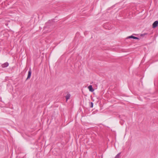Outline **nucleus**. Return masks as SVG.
Here are the masks:
<instances>
[{
    "mask_svg": "<svg viewBox=\"0 0 158 158\" xmlns=\"http://www.w3.org/2000/svg\"><path fill=\"white\" fill-rule=\"evenodd\" d=\"M158 25V21H155L152 24V27L153 28L156 27Z\"/></svg>",
    "mask_w": 158,
    "mask_h": 158,
    "instance_id": "1",
    "label": "nucleus"
},
{
    "mask_svg": "<svg viewBox=\"0 0 158 158\" xmlns=\"http://www.w3.org/2000/svg\"><path fill=\"white\" fill-rule=\"evenodd\" d=\"M31 73V69H30L28 71V74L27 79H29L30 78Z\"/></svg>",
    "mask_w": 158,
    "mask_h": 158,
    "instance_id": "2",
    "label": "nucleus"
},
{
    "mask_svg": "<svg viewBox=\"0 0 158 158\" xmlns=\"http://www.w3.org/2000/svg\"><path fill=\"white\" fill-rule=\"evenodd\" d=\"M127 39L133 38V39H135L139 40V38H138L137 37L134 36L132 35L129 36L127 37Z\"/></svg>",
    "mask_w": 158,
    "mask_h": 158,
    "instance_id": "3",
    "label": "nucleus"
},
{
    "mask_svg": "<svg viewBox=\"0 0 158 158\" xmlns=\"http://www.w3.org/2000/svg\"><path fill=\"white\" fill-rule=\"evenodd\" d=\"M9 65V64L7 62H6L2 65V68H5L7 67Z\"/></svg>",
    "mask_w": 158,
    "mask_h": 158,
    "instance_id": "4",
    "label": "nucleus"
},
{
    "mask_svg": "<svg viewBox=\"0 0 158 158\" xmlns=\"http://www.w3.org/2000/svg\"><path fill=\"white\" fill-rule=\"evenodd\" d=\"M88 88L89 89V90L91 92H93L94 91V90L92 88V86L91 85H90L88 87Z\"/></svg>",
    "mask_w": 158,
    "mask_h": 158,
    "instance_id": "5",
    "label": "nucleus"
},
{
    "mask_svg": "<svg viewBox=\"0 0 158 158\" xmlns=\"http://www.w3.org/2000/svg\"><path fill=\"white\" fill-rule=\"evenodd\" d=\"M71 95L69 94H68L65 97L66 101L70 98Z\"/></svg>",
    "mask_w": 158,
    "mask_h": 158,
    "instance_id": "6",
    "label": "nucleus"
},
{
    "mask_svg": "<svg viewBox=\"0 0 158 158\" xmlns=\"http://www.w3.org/2000/svg\"><path fill=\"white\" fill-rule=\"evenodd\" d=\"M120 153L118 154L114 158H119Z\"/></svg>",
    "mask_w": 158,
    "mask_h": 158,
    "instance_id": "7",
    "label": "nucleus"
},
{
    "mask_svg": "<svg viewBox=\"0 0 158 158\" xmlns=\"http://www.w3.org/2000/svg\"><path fill=\"white\" fill-rule=\"evenodd\" d=\"M91 107L92 108L93 107V102H91Z\"/></svg>",
    "mask_w": 158,
    "mask_h": 158,
    "instance_id": "8",
    "label": "nucleus"
}]
</instances>
